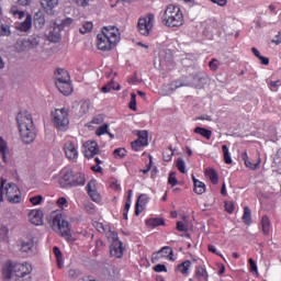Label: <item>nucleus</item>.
Returning <instances> with one entry per match:
<instances>
[{
  "mask_svg": "<svg viewBox=\"0 0 281 281\" xmlns=\"http://www.w3.org/2000/svg\"><path fill=\"white\" fill-rule=\"evenodd\" d=\"M121 41V33L117 26H104L97 35V47L100 52H111Z\"/></svg>",
  "mask_w": 281,
  "mask_h": 281,
  "instance_id": "1",
  "label": "nucleus"
},
{
  "mask_svg": "<svg viewBox=\"0 0 281 281\" xmlns=\"http://www.w3.org/2000/svg\"><path fill=\"white\" fill-rule=\"evenodd\" d=\"M16 122L19 126V133L24 144H32L36 139V133L34 132V119L27 110H22L16 115Z\"/></svg>",
  "mask_w": 281,
  "mask_h": 281,
  "instance_id": "2",
  "label": "nucleus"
},
{
  "mask_svg": "<svg viewBox=\"0 0 281 281\" xmlns=\"http://www.w3.org/2000/svg\"><path fill=\"white\" fill-rule=\"evenodd\" d=\"M32 265L27 262L12 263L7 261L2 267V276L4 280H12V273L18 278V281H32Z\"/></svg>",
  "mask_w": 281,
  "mask_h": 281,
  "instance_id": "3",
  "label": "nucleus"
},
{
  "mask_svg": "<svg viewBox=\"0 0 281 281\" xmlns=\"http://www.w3.org/2000/svg\"><path fill=\"white\" fill-rule=\"evenodd\" d=\"M50 218L54 232H59L61 238H65L68 243H74L76 240L71 236V227L69 226V222L65 220V215H63V213L53 212L50 214Z\"/></svg>",
  "mask_w": 281,
  "mask_h": 281,
  "instance_id": "4",
  "label": "nucleus"
},
{
  "mask_svg": "<svg viewBox=\"0 0 281 281\" xmlns=\"http://www.w3.org/2000/svg\"><path fill=\"white\" fill-rule=\"evenodd\" d=\"M162 23L167 27H181L184 23L183 12H181V8L169 4L164 13Z\"/></svg>",
  "mask_w": 281,
  "mask_h": 281,
  "instance_id": "5",
  "label": "nucleus"
},
{
  "mask_svg": "<svg viewBox=\"0 0 281 281\" xmlns=\"http://www.w3.org/2000/svg\"><path fill=\"white\" fill-rule=\"evenodd\" d=\"M0 196L7 199L9 203H21V190L15 183H5V180H1Z\"/></svg>",
  "mask_w": 281,
  "mask_h": 281,
  "instance_id": "6",
  "label": "nucleus"
},
{
  "mask_svg": "<svg viewBox=\"0 0 281 281\" xmlns=\"http://www.w3.org/2000/svg\"><path fill=\"white\" fill-rule=\"evenodd\" d=\"M50 115L53 117V124H55L56 128L64 131L69 126V109H56L50 113Z\"/></svg>",
  "mask_w": 281,
  "mask_h": 281,
  "instance_id": "7",
  "label": "nucleus"
},
{
  "mask_svg": "<svg viewBox=\"0 0 281 281\" xmlns=\"http://www.w3.org/2000/svg\"><path fill=\"white\" fill-rule=\"evenodd\" d=\"M153 27H155L154 13H147L138 19L137 30L142 36H149L150 32H153Z\"/></svg>",
  "mask_w": 281,
  "mask_h": 281,
  "instance_id": "8",
  "label": "nucleus"
},
{
  "mask_svg": "<svg viewBox=\"0 0 281 281\" xmlns=\"http://www.w3.org/2000/svg\"><path fill=\"white\" fill-rule=\"evenodd\" d=\"M64 151L67 159H78V142L76 139H67L64 144Z\"/></svg>",
  "mask_w": 281,
  "mask_h": 281,
  "instance_id": "9",
  "label": "nucleus"
},
{
  "mask_svg": "<svg viewBox=\"0 0 281 281\" xmlns=\"http://www.w3.org/2000/svg\"><path fill=\"white\" fill-rule=\"evenodd\" d=\"M82 153L86 157V159H93L95 155L100 153V146L98 145V142L95 140H87L83 144Z\"/></svg>",
  "mask_w": 281,
  "mask_h": 281,
  "instance_id": "10",
  "label": "nucleus"
},
{
  "mask_svg": "<svg viewBox=\"0 0 281 281\" xmlns=\"http://www.w3.org/2000/svg\"><path fill=\"white\" fill-rule=\"evenodd\" d=\"M188 281H210V273L205 265L195 266L193 276Z\"/></svg>",
  "mask_w": 281,
  "mask_h": 281,
  "instance_id": "11",
  "label": "nucleus"
},
{
  "mask_svg": "<svg viewBox=\"0 0 281 281\" xmlns=\"http://www.w3.org/2000/svg\"><path fill=\"white\" fill-rule=\"evenodd\" d=\"M74 170L64 168L59 172L58 183L60 188H67L72 186Z\"/></svg>",
  "mask_w": 281,
  "mask_h": 281,
  "instance_id": "12",
  "label": "nucleus"
},
{
  "mask_svg": "<svg viewBox=\"0 0 281 281\" xmlns=\"http://www.w3.org/2000/svg\"><path fill=\"white\" fill-rule=\"evenodd\" d=\"M110 256L112 258H122L124 256V244L120 238L115 237L110 247Z\"/></svg>",
  "mask_w": 281,
  "mask_h": 281,
  "instance_id": "13",
  "label": "nucleus"
},
{
  "mask_svg": "<svg viewBox=\"0 0 281 281\" xmlns=\"http://www.w3.org/2000/svg\"><path fill=\"white\" fill-rule=\"evenodd\" d=\"M41 7L50 16L54 15L56 8H58V0H40Z\"/></svg>",
  "mask_w": 281,
  "mask_h": 281,
  "instance_id": "14",
  "label": "nucleus"
},
{
  "mask_svg": "<svg viewBox=\"0 0 281 281\" xmlns=\"http://www.w3.org/2000/svg\"><path fill=\"white\" fill-rule=\"evenodd\" d=\"M175 272L181 273V276H190V273H192V261L191 260L182 261L175 268Z\"/></svg>",
  "mask_w": 281,
  "mask_h": 281,
  "instance_id": "15",
  "label": "nucleus"
},
{
  "mask_svg": "<svg viewBox=\"0 0 281 281\" xmlns=\"http://www.w3.org/2000/svg\"><path fill=\"white\" fill-rule=\"evenodd\" d=\"M43 218H44V215H43V211L41 210H32L29 213V220H30V223H32V225H43Z\"/></svg>",
  "mask_w": 281,
  "mask_h": 281,
  "instance_id": "16",
  "label": "nucleus"
},
{
  "mask_svg": "<svg viewBox=\"0 0 281 281\" xmlns=\"http://www.w3.org/2000/svg\"><path fill=\"white\" fill-rule=\"evenodd\" d=\"M86 190L92 201L95 203L100 202V193H98V190L95 189V180L88 182Z\"/></svg>",
  "mask_w": 281,
  "mask_h": 281,
  "instance_id": "17",
  "label": "nucleus"
},
{
  "mask_svg": "<svg viewBox=\"0 0 281 281\" xmlns=\"http://www.w3.org/2000/svg\"><path fill=\"white\" fill-rule=\"evenodd\" d=\"M15 29L19 32H30L32 30V14L27 13L25 20L18 23Z\"/></svg>",
  "mask_w": 281,
  "mask_h": 281,
  "instance_id": "18",
  "label": "nucleus"
},
{
  "mask_svg": "<svg viewBox=\"0 0 281 281\" xmlns=\"http://www.w3.org/2000/svg\"><path fill=\"white\" fill-rule=\"evenodd\" d=\"M56 87L63 95H71L74 88H71V80L56 82Z\"/></svg>",
  "mask_w": 281,
  "mask_h": 281,
  "instance_id": "19",
  "label": "nucleus"
},
{
  "mask_svg": "<svg viewBox=\"0 0 281 281\" xmlns=\"http://www.w3.org/2000/svg\"><path fill=\"white\" fill-rule=\"evenodd\" d=\"M87 183V176L82 172L72 171V184L71 187L76 188L78 186H85Z\"/></svg>",
  "mask_w": 281,
  "mask_h": 281,
  "instance_id": "20",
  "label": "nucleus"
},
{
  "mask_svg": "<svg viewBox=\"0 0 281 281\" xmlns=\"http://www.w3.org/2000/svg\"><path fill=\"white\" fill-rule=\"evenodd\" d=\"M55 83L56 82H67L71 80V77L69 76V72L63 68H59L55 71Z\"/></svg>",
  "mask_w": 281,
  "mask_h": 281,
  "instance_id": "21",
  "label": "nucleus"
},
{
  "mask_svg": "<svg viewBox=\"0 0 281 281\" xmlns=\"http://www.w3.org/2000/svg\"><path fill=\"white\" fill-rule=\"evenodd\" d=\"M146 203H148V198L146 196V194L139 195L138 200L135 204L136 216H139V214H142V212H144V205H146Z\"/></svg>",
  "mask_w": 281,
  "mask_h": 281,
  "instance_id": "22",
  "label": "nucleus"
},
{
  "mask_svg": "<svg viewBox=\"0 0 281 281\" xmlns=\"http://www.w3.org/2000/svg\"><path fill=\"white\" fill-rule=\"evenodd\" d=\"M241 159L246 166V168H250V170H258V168H260V158H258L257 162H251V160H249V156L247 155V151H244L241 154Z\"/></svg>",
  "mask_w": 281,
  "mask_h": 281,
  "instance_id": "23",
  "label": "nucleus"
},
{
  "mask_svg": "<svg viewBox=\"0 0 281 281\" xmlns=\"http://www.w3.org/2000/svg\"><path fill=\"white\" fill-rule=\"evenodd\" d=\"M157 254L160 255L161 258L175 261V251L170 246H164Z\"/></svg>",
  "mask_w": 281,
  "mask_h": 281,
  "instance_id": "24",
  "label": "nucleus"
},
{
  "mask_svg": "<svg viewBox=\"0 0 281 281\" xmlns=\"http://www.w3.org/2000/svg\"><path fill=\"white\" fill-rule=\"evenodd\" d=\"M34 249V237L30 236L26 240H23L21 244V251L23 254H30Z\"/></svg>",
  "mask_w": 281,
  "mask_h": 281,
  "instance_id": "25",
  "label": "nucleus"
},
{
  "mask_svg": "<svg viewBox=\"0 0 281 281\" xmlns=\"http://www.w3.org/2000/svg\"><path fill=\"white\" fill-rule=\"evenodd\" d=\"M8 143L5 142V139H3L2 136H0V155L3 164H8Z\"/></svg>",
  "mask_w": 281,
  "mask_h": 281,
  "instance_id": "26",
  "label": "nucleus"
},
{
  "mask_svg": "<svg viewBox=\"0 0 281 281\" xmlns=\"http://www.w3.org/2000/svg\"><path fill=\"white\" fill-rule=\"evenodd\" d=\"M192 181L194 186V192L195 194H204L205 192V182H202L201 180H198L194 175H192Z\"/></svg>",
  "mask_w": 281,
  "mask_h": 281,
  "instance_id": "27",
  "label": "nucleus"
},
{
  "mask_svg": "<svg viewBox=\"0 0 281 281\" xmlns=\"http://www.w3.org/2000/svg\"><path fill=\"white\" fill-rule=\"evenodd\" d=\"M193 133H195V135H201V137H204V139H212V130H207L205 127H201V126H196L193 130Z\"/></svg>",
  "mask_w": 281,
  "mask_h": 281,
  "instance_id": "28",
  "label": "nucleus"
},
{
  "mask_svg": "<svg viewBox=\"0 0 281 281\" xmlns=\"http://www.w3.org/2000/svg\"><path fill=\"white\" fill-rule=\"evenodd\" d=\"M261 228L266 236H269L271 232V220H269V216L263 215L261 217Z\"/></svg>",
  "mask_w": 281,
  "mask_h": 281,
  "instance_id": "29",
  "label": "nucleus"
},
{
  "mask_svg": "<svg viewBox=\"0 0 281 281\" xmlns=\"http://www.w3.org/2000/svg\"><path fill=\"white\" fill-rule=\"evenodd\" d=\"M33 23L35 27H38L40 30L45 25V15L41 12H37L34 14Z\"/></svg>",
  "mask_w": 281,
  "mask_h": 281,
  "instance_id": "30",
  "label": "nucleus"
},
{
  "mask_svg": "<svg viewBox=\"0 0 281 281\" xmlns=\"http://www.w3.org/2000/svg\"><path fill=\"white\" fill-rule=\"evenodd\" d=\"M127 194H128V196L125 202L124 210H123V218L125 221H128V210H131V203H132L131 196H133V190H128Z\"/></svg>",
  "mask_w": 281,
  "mask_h": 281,
  "instance_id": "31",
  "label": "nucleus"
},
{
  "mask_svg": "<svg viewBox=\"0 0 281 281\" xmlns=\"http://www.w3.org/2000/svg\"><path fill=\"white\" fill-rule=\"evenodd\" d=\"M205 177H207L211 181V183H213V186H216V183H218V173L216 172V170L214 169H206L205 170Z\"/></svg>",
  "mask_w": 281,
  "mask_h": 281,
  "instance_id": "32",
  "label": "nucleus"
},
{
  "mask_svg": "<svg viewBox=\"0 0 281 281\" xmlns=\"http://www.w3.org/2000/svg\"><path fill=\"white\" fill-rule=\"evenodd\" d=\"M146 225L155 229V227H159V225H165V222L161 217H153L146 221Z\"/></svg>",
  "mask_w": 281,
  "mask_h": 281,
  "instance_id": "33",
  "label": "nucleus"
},
{
  "mask_svg": "<svg viewBox=\"0 0 281 281\" xmlns=\"http://www.w3.org/2000/svg\"><path fill=\"white\" fill-rule=\"evenodd\" d=\"M120 89H121V87L119 83L115 86V82L111 81L110 83L103 86L101 88V91H102V93H110L112 90L120 91Z\"/></svg>",
  "mask_w": 281,
  "mask_h": 281,
  "instance_id": "34",
  "label": "nucleus"
},
{
  "mask_svg": "<svg viewBox=\"0 0 281 281\" xmlns=\"http://www.w3.org/2000/svg\"><path fill=\"white\" fill-rule=\"evenodd\" d=\"M241 218L243 223H245L246 225H251V209H249V206L244 207V214Z\"/></svg>",
  "mask_w": 281,
  "mask_h": 281,
  "instance_id": "35",
  "label": "nucleus"
},
{
  "mask_svg": "<svg viewBox=\"0 0 281 281\" xmlns=\"http://www.w3.org/2000/svg\"><path fill=\"white\" fill-rule=\"evenodd\" d=\"M138 140L143 146H148V131H138Z\"/></svg>",
  "mask_w": 281,
  "mask_h": 281,
  "instance_id": "36",
  "label": "nucleus"
},
{
  "mask_svg": "<svg viewBox=\"0 0 281 281\" xmlns=\"http://www.w3.org/2000/svg\"><path fill=\"white\" fill-rule=\"evenodd\" d=\"M222 153L224 155V161L225 164H227L228 166L232 165V156L229 155V147H227V145H223L222 146Z\"/></svg>",
  "mask_w": 281,
  "mask_h": 281,
  "instance_id": "37",
  "label": "nucleus"
},
{
  "mask_svg": "<svg viewBox=\"0 0 281 281\" xmlns=\"http://www.w3.org/2000/svg\"><path fill=\"white\" fill-rule=\"evenodd\" d=\"M90 109H91V101H82L79 110L80 115H87Z\"/></svg>",
  "mask_w": 281,
  "mask_h": 281,
  "instance_id": "38",
  "label": "nucleus"
},
{
  "mask_svg": "<svg viewBox=\"0 0 281 281\" xmlns=\"http://www.w3.org/2000/svg\"><path fill=\"white\" fill-rule=\"evenodd\" d=\"M12 32L10 31V26L8 24H3L0 20V36H10Z\"/></svg>",
  "mask_w": 281,
  "mask_h": 281,
  "instance_id": "39",
  "label": "nucleus"
},
{
  "mask_svg": "<svg viewBox=\"0 0 281 281\" xmlns=\"http://www.w3.org/2000/svg\"><path fill=\"white\" fill-rule=\"evenodd\" d=\"M93 227H95L97 232H99L100 234H104L105 232H111V227L104 226V224L100 222H94Z\"/></svg>",
  "mask_w": 281,
  "mask_h": 281,
  "instance_id": "40",
  "label": "nucleus"
},
{
  "mask_svg": "<svg viewBox=\"0 0 281 281\" xmlns=\"http://www.w3.org/2000/svg\"><path fill=\"white\" fill-rule=\"evenodd\" d=\"M93 30V22H85L82 27L79 29L80 34H89Z\"/></svg>",
  "mask_w": 281,
  "mask_h": 281,
  "instance_id": "41",
  "label": "nucleus"
},
{
  "mask_svg": "<svg viewBox=\"0 0 281 281\" xmlns=\"http://www.w3.org/2000/svg\"><path fill=\"white\" fill-rule=\"evenodd\" d=\"M53 252H54L55 256H56L57 265H58V267H59V269H60L61 262H63V252L60 251V248H58L57 246H55V247L53 248Z\"/></svg>",
  "mask_w": 281,
  "mask_h": 281,
  "instance_id": "42",
  "label": "nucleus"
},
{
  "mask_svg": "<svg viewBox=\"0 0 281 281\" xmlns=\"http://www.w3.org/2000/svg\"><path fill=\"white\" fill-rule=\"evenodd\" d=\"M130 109L131 111H137V94L134 92L131 93V100H130Z\"/></svg>",
  "mask_w": 281,
  "mask_h": 281,
  "instance_id": "43",
  "label": "nucleus"
},
{
  "mask_svg": "<svg viewBox=\"0 0 281 281\" xmlns=\"http://www.w3.org/2000/svg\"><path fill=\"white\" fill-rule=\"evenodd\" d=\"M11 14H13L14 19H19L20 21L25 18V11H21L16 8L11 9Z\"/></svg>",
  "mask_w": 281,
  "mask_h": 281,
  "instance_id": "44",
  "label": "nucleus"
},
{
  "mask_svg": "<svg viewBox=\"0 0 281 281\" xmlns=\"http://www.w3.org/2000/svg\"><path fill=\"white\" fill-rule=\"evenodd\" d=\"M106 133H109V124H103L95 131V135H98V137H101V135H106Z\"/></svg>",
  "mask_w": 281,
  "mask_h": 281,
  "instance_id": "45",
  "label": "nucleus"
},
{
  "mask_svg": "<svg viewBox=\"0 0 281 281\" xmlns=\"http://www.w3.org/2000/svg\"><path fill=\"white\" fill-rule=\"evenodd\" d=\"M209 67H210L211 71H217L218 67H221V61H218V59H216V58H213L209 63Z\"/></svg>",
  "mask_w": 281,
  "mask_h": 281,
  "instance_id": "46",
  "label": "nucleus"
},
{
  "mask_svg": "<svg viewBox=\"0 0 281 281\" xmlns=\"http://www.w3.org/2000/svg\"><path fill=\"white\" fill-rule=\"evenodd\" d=\"M153 269L156 273H168V268L164 263H158Z\"/></svg>",
  "mask_w": 281,
  "mask_h": 281,
  "instance_id": "47",
  "label": "nucleus"
},
{
  "mask_svg": "<svg viewBox=\"0 0 281 281\" xmlns=\"http://www.w3.org/2000/svg\"><path fill=\"white\" fill-rule=\"evenodd\" d=\"M114 157H115V159H117V157L120 159H124V157H126V149L125 148H116L114 150Z\"/></svg>",
  "mask_w": 281,
  "mask_h": 281,
  "instance_id": "48",
  "label": "nucleus"
},
{
  "mask_svg": "<svg viewBox=\"0 0 281 281\" xmlns=\"http://www.w3.org/2000/svg\"><path fill=\"white\" fill-rule=\"evenodd\" d=\"M176 168H178L179 172L186 175V161L183 159H178L176 162Z\"/></svg>",
  "mask_w": 281,
  "mask_h": 281,
  "instance_id": "49",
  "label": "nucleus"
},
{
  "mask_svg": "<svg viewBox=\"0 0 281 281\" xmlns=\"http://www.w3.org/2000/svg\"><path fill=\"white\" fill-rule=\"evenodd\" d=\"M249 263V271L250 273H258V265L256 263V260L254 258L248 259Z\"/></svg>",
  "mask_w": 281,
  "mask_h": 281,
  "instance_id": "50",
  "label": "nucleus"
},
{
  "mask_svg": "<svg viewBox=\"0 0 281 281\" xmlns=\"http://www.w3.org/2000/svg\"><path fill=\"white\" fill-rule=\"evenodd\" d=\"M71 23H74V19L71 18H66L61 21V23L59 24V29L60 30H65V27H69V25H71Z\"/></svg>",
  "mask_w": 281,
  "mask_h": 281,
  "instance_id": "51",
  "label": "nucleus"
},
{
  "mask_svg": "<svg viewBox=\"0 0 281 281\" xmlns=\"http://www.w3.org/2000/svg\"><path fill=\"white\" fill-rule=\"evenodd\" d=\"M175 155V153L172 151V149L169 150H165L162 153V159L164 161H172V156Z\"/></svg>",
  "mask_w": 281,
  "mask_h": 281,
  "instance_id": "52",
  "label": "nucleus"
},
{
  "mask_svg": "<svg viewBox=\"0 0 281 281\" xmlns=\"http://www.w3.org/2000/svg\"><path fill=\"white\" fill-rule=\"evenodd\" d=\"M30 202L32 203V205H41V203H43V195H35L30 198Z\"/></svg>",
  "mask_w": 281,
  "mask_h": 281,
  "instance_id": "53",
  "label": "nucleus"
},
{
  "mask_svg": "<svg viewBox=\"0 0 281 281\" xmlns=\"http://www.w3.org/2000/svg\"><path fill=\"white\" fill-rule=\"evenodd\" d=\"M48 41L50 43H59L60 42V34H55L54 32H50L48 34Z\"/></svg>",
  "mask_w": 281,
  "mask_h": 281,
  "instance_id": "54",
  "label": "nucleus"
},
{
  "mask_svg": "<svg viewBox=\"0 0 281 281\" xmlns=\"http://www.w3.org/2000/svg\"><path fill=\"white\" fill-rule=\"evenodd\" d=\"M131 146H132V149H133L135 153H139V150H142V148H144L145 145H143V144L139 143L138 140H134V142H132Z\"/></svg>",
  "mask_w": 281,
  "mask_h": 281,
  "instance_id": "55",
  "label": "nucleus"
},
{
  "mask_svg": "<svg viewBox=\"0 0 281 281\" xmlns=\"http://www.w3.org/2000/svg\"><path fill=\"white\" fill-rule=\"evenodd\" d=\"M225 210L228 214H234V210H236V207L234 206V202L232 201L225 202Z\"/></svg>",
  "mask_w": 281,
  "mask_h": 281,
  "instance_id": "56",
  "label": "nucleus"
},
{
  "mask_svg": "<svg viewBox=\"0 0 281 281\" xmlns=\"http://www.w3.org/2000/svg\"><path fill=\"white\" fill-rule=\"evenodd\" d=\"M168 183L175 188V186H177L179 183V181L177 180V177L175 176V172H171L169 175V178H168Z\"/></svg>",
  "mask_w": 281,
  "mask_h": 281,
  "instance_id": "57",
  "label": "nucleus"
},
{
  "mask_svg": "<svg viewBox=\"0 0 281 281\" xmlns=\"http://www.w3.org/2000/svg\"><path fill=\"white\" fill-rule=\"evenodd\" d=\"M176 229L178 232H188V224H186L184 222H177Z\"/></svg>",
  "mask_w": 281,
  "mask_h": 281,
  "instance_id": "58",
  "label": "nucleus"
},
{
  "mask_svg": "<svg viewBox=\"0 0 281 281\" xmlns=\"http://www.w3.org/2000/svg\"><path fill=\"white\" fill-rule=\"evenodd\" d=\"M29 45L32 48L37 47L38 46V38H36V37L29 38Z\"/></svg>",
  "mask_w": 281,
  "mask_h": 281,
  "instance_id": "59",
  "label": "nucleus"
},
{
  "mask_svg": "<svg viewBox=\"0 0 281 281\" xmlns=\"http://www.w3.org/2000/svg\"><path fill=\"white\" fill-rule=\"evenodd\" d=\"M211 3H215L216 5H220L221 8H225L227 5V0H210Z\"/></svg>",
  "mask_w": 281,
  "mask_h": 281,
  "instance_id": "60",
  "label": "nucleus"
},
{
  "mask_svg": "<svg viewBox=\"0 0 281 281\" xmlns=\"http://www.w3.org/2000/svg\"><path fill=\"white\" fill-rule=\"evenodd\" d=\"M110 187L112 188V190H115L116 192H120V190H122V187L120 186V183H117V181L111 182Z\"/></svg>",
  "mask_w": 281,
  "mask_h": 281,
  "instance_id": "61",
  "label": "nucleus"
},
{
  "mask_svg": "<svg viewBox=\"0 0 281 281\" xmlns=\"http://www.w3.org/2000/svg\"><path fill=\"white\" fill-rule=\"evenodd\" d=\"M77 5H81L82 8H86V5L89 4V0H74Z\"/></svg>",
  "mask_w": 281,
  "mask_h": 281,
  "instance_id": "62",
  "label": "nucleus"
},
{
  "mask_svg": "<svg viewBox=\"0 0 281 281\" xmlns=\"http://www.w3.org/2000/svg\"><path fill=\"white\" fill-rule=\"evenodd\" d=\"M57 205H58L59 207H63V205H67V199H65V198H59V199L57 200Z\"/></svg>",
  "mask_w": 281,
  "mask_h": 281,
  "instance_id": "63",
  "label": "nucleus"
},
{
  "mask_svg": "<svg viewBox=\"0 0 281 281\" xmlns=\"http://www.w3.org/2000/svg\"><path fill=\"white\" fill-rule=\"evenodd\" d=\"M102 122H104V119L102 116H95L93 120H92V123L93 124H102Z\"/></svg>",
  "mask_w": 281,
  "mask_h": 281,
  "instance_id": "64",
  "label": "nucleus"
}]
</instances>
